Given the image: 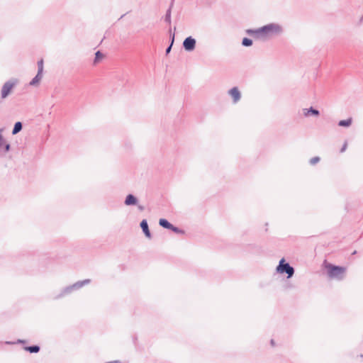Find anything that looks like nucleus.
<instances>
[{
    "label": "nucleus",
    "mask_w": 363,
    "mask_h": 363,
    "mask_svg": "<svg viewBox=\"0 0 363 363\" xmlns=\"http://www.w3.org/2000/svg\"><path fill=\"white\" fill-rule=\"evenodd\" d=\"M90 283V279H84V281H77L73 285L70 286L66 287L63 291L62 295L70 293L73 289H79L82 287L84 285Z\"/></svg>",
    "instance_id": "obj_5"
},
{
    "label": "nucleus",
    "mask_w": 363,
    "mask_h": 363,
    "mask_svg": "<svg viewBox=\"0 0 363 363\" xmlns=\"http://www.w3.org/2000/svg\"><path fill=\"white\" fill-rule=\"evenodd\" d=\"M22 130V123L21 122H16L14 125L12 130V134L16 135Z\"/></svg>",
    "instance_id": "obj_13"
},
{
    "label": "nucleus",
    "mask_w": 363,
    "mask_h": 363,
    "mask_svg": "<svg viewBox=\"0 0 363 363\" xmlns=\"http://www.w3.org/2000/svg\"><path fill=\"white\" fill-rule=\"evenodd\" d=\"M103 58V55L100 51H97L95 54L94 63H96L99 60Z\"/></svg>",
    "instance_id": "obj_18"
},
{
    "label": "nucleus",
    "mask_w": 363,
    "mask_h": 363,
    "mask_svg": "<svg viewBox=\"0 0 363 363\" xmlns=\"http://www.w3.org/2000/svg\"><path fill=\"white\" fill-rule=\"evenodd\" d=\"M351 123H352V118H348L347 120L340 121L338 123V125L340 126L348 127L351 125Z\"/></svg>",
    "instance_id": "obj_15"
},
{
    "label": "nucleus",
    "mask_w": 363,
    "mask_h": 363,
    "mask_svg": "<svg viewBox=\"0 0 363 363\" xmlns=\"http://www.w3.org/2000/svg\"><path fill=\"white\" fill-rule=\"evenodd\" d=\"M18 80L12 79L4 83L1 88V96L2 99L6 98L11 92L12 89L17 84Z\"/></svg>",
    "instance_id": "obj_3"
},
{
    "label": "nucleus",
    "mask_w": 363,
    "mask_h": 363,
    "mask_svg": "<svg viewBox=\"0 0 363 363\" xmlns=\"http://www.w3.org/2000/svg\"><path fill=\"white\" fill-rule=\"evenodd\" d=\"M183 47L186 51H193L196 48V40L191 36L187 37L183 42Z\"/></svg>",
    "instance_id": "obj_6"
},
{
    "label": "nucleus",
    "mask_w": 363,
    "mask_h": 363,
    "mask_svg": "<svg viewBox=\"0 0 363 363\" xmlns=\"http://www.w3.org/2000/svg\"><path fill=\"white\" fill-rule=\"evenodd\" d=\"M303 113L306 117L309 116L310 115L318 116L319 111L313 107H311L310 108H303Z\"/></svg>",
    "instance_id": "obj_9"
},
{
    "label": "nucleus",
    "mask_w": 363,
    "mask_h": 363,
    "mask_svg": "<svg viewBox=\"0 0 363 363\" xmlns=\"http://www.w3.org/2000/svg\"><path fill=\"white\" fill-rule=\"evenodd\" d=\"M228 94L233 98V101L234 104L238 103L241 98V94H240L238 88L236 86L230 89L228 91Z\"/></svg>",
    "instance_id": "obj_7"
},
{
    "label": "nucleus",
    "mask_w": 363,
    "mask_h": 363,
    "mask_svg": "<svg viewBox=\"0 0 363 363\" xmlns=\"http://www.w3.org/2000/svg\"><path fill=\"white\" fill-rule=\"evenodd\" d=\"M319 161H320L319 157H314L310 160V163H311V164L313 165V164H315L316 163H318Z\"/></svg>",
    "instance_id": "obj_20"
},
{
    "label": "nucleus",
    "mask_w": 363,
    "mask_h": 363,
    "mask_svg": "<svg viewBox=\"0 0 363 363\" xmlns=\"http://www.w3.org/2000/svg\"><path fill=\"white\" fill-rule=\"evenodd\" d=\"M277 271L279 273H286L288 275V278H290L293 276L294 273V269L292 267L289 265V263H285V260L282 258L278 267H277Z\"/></svg>",
    "instance_id": "obj_4"
},
{
    "label": "nucleus",
    "mask_w": 363,
    "mask_h": 363,
    "mask_svg": "<svg viewBox=\"0 0 363 363\" xmlns=\"http://www.w3.org/2000/svg\"><path fill=\"white\" fill-rule=\"evenodd\" d=\"M25 350L26 351L30 352V353H36V352H39L40 347L38 345L29 346V347H26Z\"/></svg>",
    "instance_id": "obj_14"
},
{
    "label": "nucleus",
    "mask_w": 363,
    "mask_h": 363,
    "mask_svg": "<svg viewBox=\"0 0 363 363\" xmlns=\"http://www.w3.org/2000/svg\"><path fill=\"white\" fill-rule=\"evenodd\" d=\"M140 227H141L143 233H145V236L147 237L148 238H151V234H150V232L149 230L147 222L146 220H143L141 221Z\"/></svg>",
    "instance_id": "obj_8"
},
{
    "label": "nucleus",
    "mask_w": 363,
    "mask_h": 363,
    "mask_svg": "<svg viewBox=\"0 0 363 363\" xmlns=\"http://www.w3.org/2000/svg\"><path fill=\"white\" fill-rule=\"evenodd\" d=\"M43 77V73L38 72L36 76L30 81V85L35 86L37 85L39 82L41 80Z\"/></svg>",
    "instance_id": "obj_11"
},
{
    "label": "nucleus",
    "mask_w": 363,
    "mask_h": 363,
    "mask_svg": "<svg viewBox=\"0 0 363 363\" xmlns=\"http://www.w3.org/2000/svg\"><path fill=\"white\" fill-rule=\"evenodd\" d=\"M137 202V199L132 194H128L125 200V204L126 206L136 205Z\"/></svg>",
    "instance_id": "obj_10"
},
{
    "label": "nucleus",
    "mask_w": 363,
    "mask_h": 363,
    "mask_svg": "<svg viewBox=\"0 0 363 363\" xmlns=\"http://www.w3.org/2000/svg\"><path fill=\"white\" fill-rule=\"evenodd\" d=\"M5 142L2 136L1 130H0V147L4 145Z\"/></svg>",
    "instance_id": "obj_22"
},
{
    "label": "nucleus",
    "mask_w": 363,
    "mask_h": 363,
    "mask_svg": "<svg viewBox=\"0 0 363 363\" xmlns=\"http://www.w3.org/2000/svg\"><path fill=\"white\" fill-rule=\"evenodd\" d=\"M347 145V144L345 142V144L343 145L342 147L341 148V150H340L341 152H343L346 150Z\"/></svg>",
    "instance_id": "obj_24"
},
{
    "label": "nucleus",
    "mask_w": 363,
    "mask_h": 363,
    "mask_svg": "<svg viewBox=\"0 0 363 363\" xmlns=\"http://www.w3.org/2000/svg\"><path fill=\"white\" fill-rule=\"evenodd\" d=\"M247 32L267 38L280 34L282 32V28L277 23H269L256 30H247Z\"/></svg>",
    "instance_id": "obj_1"
},
{
    "label": "nucleus",
    "mask_w": 363,
    "mask_h": 363,
    "mask_svg": "<svg viewBox=\"0 0 363 363\" xmlns=\"http://www.w3.org/2000/svg\"><path fill=\"white\" fill-rule=\"evenodd\" d=\"M108 363H121V362L118 361H113V362H109Z\"/></svg>",
    "instance_id": "obj_27"
},
{
    "label": "nucleus",
    "mask_w": 363,
    "mask_h": 363,
    "mask_svg": "<svg viewBox=\"0 0 363 363\" xmlns=\"http://www.w3.org/2000/svg\"><path fill=\"white\" fill-rule=\"evenodd\" d=\"M38 72L43 73V60H40L38 62Z\"/></svg>",
    "instance_id": "obj_19"
},
{
    "label": "nucleus",
    "mask_w": 363,
    "mask_h": 363,
    "mask_svg": "<svg viewBox=\"0 0 363 363\" xmlns=\"http://www.w3.org/2000/svg\"><path fill=\"white\" fill-rule=\"evenodd\" d=\"M174 35H173V36H172V43H173V42H174ZM172 44H171V45H170L167 48V50H166V53H167V54H168V53L170 52L171 48H172Z\"/></svg>",
    "instance_id": "obj_23"
},
{
    "label": "nucleus",
    "mask_w": 363,
    "mask_h": 363,
    "mask_svg": "<svg viewBox=\"0 0 363 363\" xmlns=\"http://www.w3.org/2000/svg\"><path fill=\"white\" fill-rule=\"evenodd\" d=\"M328 269V275L330 278L341 280L345 277L346 269L343 267L334 266L328 264L327 267Z\"/></svg>",
    "instance_id": "obj_2"
},
{
    "label": "nucleus",
    "mask_w": 363,
    "mask_h": 363,
    "mask_svg": "<svg viewBox=\"0 0 363 363\" xmlns=\"http://www.w3.org/2000/svg\"><path fill=\"white\" fill-rule=\"evenodd\" d=\"M242 44L245 47H248L252 45V40L250 38H245L242 40Z\"/></svg>",
    "instance_id": "obj_17"
},
{
    "label": "nucleus",
    "mask_w": 363,
    "mask_h": 363,
    "mask_svg": "<svg viewBox=\"0 0 363 363\" xmlns=\"http://www.w3.org/2000/svg\"><path fill=\"white\" fill-rule=\"evenodd\" d=\"M160 225L167 229H169L172 228V224H171L168 220L164 218H161L159 221Z\"/></svg>",
    "instance_id": "obj_12"
},
{
    "label": "nucleus",
    "mask_w": 363,
    "mask_h": 363,
    "mask_svg": "<svg viewBox=\"0 0 363 363\" xmlns=\"http://www.w3.org/2000/svg\"><path fill=\"white\" fill-rule=\"evenodd\" d=\"M9 149H10V145L8 143L5 144V150L6 152H8L9 150Z\"/></svg>",
    "instance_id": "obj_25"
},
{
    "label": "nucleus",
    "mask_w": 363,
    "mask_h": 363,
    "mask_svg": "<svg viewBox=\"0 0 363 363\" xmlns=\"http://www.w3.org/2000/svg\"><path fill=\"white\" fill-rule=\"evenodd\" d=\"M169 230H172V231H174V232H175L177 233H182V231L181 230H179L177 227H174L173 225H172V228H169Z\"/></svg>",
    "instance_id": "obj_21"
},
{
    "label": "nucleus",
    "mask_w": 363,
    "mask_h": 363,
    "mask_svg": "<svg viewBox=\"0 0 363 363\" xmlns=\"http://www.w3.org/2000/svg\"><path fill=\"white\" fill-rule=\"evenodd\" d=\"M138 208L140 210V211H143L144 210V207L142 206H138Z\"/></svg>",
    "instance_id": "obj_26"
},
{
    "label": "nucleus",
    "mask_w": 363,
    "mask_h": 363,
    "mask_svg": "<svg viewBox=\"0 0 363 363\" xmlns=\"http://www.w3.org/2000/svg\"><path fill=\"white\" fill-rule=\"evenodd\" d=\"M172 4H171L170 7L169 8V9L167 11V13H166V15H165V17H164V21L170 24L171 23V10H172Z\"/></svg>",
    "instance_id": "obj_16"
},
{
    "label": "nucleus",
    "mask_w": 363,
    "mask_h": 363,
    "mask_svg": "<svg viewBox=\"0 0 363 363\" xmlns=\"http://www.w3.org/2000/svg\"><path fill=\"white\" fill-rule=\"evenodd\" d=\"M271 345H272V346H274V340H271Z\"/></svg>",
    "instance_id": "obj_28"
}]
</instances>
